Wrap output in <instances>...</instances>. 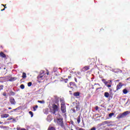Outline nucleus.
<instances>
[{"instance_id":"nucleus-49","label":"nucleus","mask_w":130,"mask_h":130,"mask_svg":"<svg viewBox=\"0 0 130 130\" xmlns=\"http://www.w3.org/2000/svg\"><path fill=\"white\" fill-rule=\"evenodd\" d=\"M7 78L9 79V78H10V76H7Z\"/></svg>"},{"instance_id":"nucleus-20","label":"nucleus","mask_w":130,"mask_h":130,"mask_svg":"<svg viewBox=\"0 0 130 130\" xmlns=\"http://www.w3.org/2000/svg\"><path fill=\"white\" fill-rule=\"evenodd\" d=\"M77 122L78 123H80V122H81V116H79L77 117Z\"/></svg>"},{"instance_id":"nucleus-15","label":"nucleus","mask_w":130,"mask_h":130,"mask_svg":"<svg viewBox=\"0 0 130 130\" xmlns=\"http://www.w3.org/2000/svg\"><path fill=\"white\" fill-rule=\"evenodd\" d=\"M109 84L106 85V87H108V88H110L111 87V84H112V80H109Z\"/></svg>"},{"instance_id":"nucleus-54","label":"nucleus","mask_w":130,"mask_h":130,"mask_svg":"<svg viewBox=\"0 0 130 130\" xmlns=\"http://www.w3.org/2000/svg\"><path fill=\"white\" fill-rule=\"evenodd\" d=\"M14 111H11V112H13Z\"/></svg>"},{"instance_id":"nucleus-37","label":"nucleus","mask_w":130,"mask_h":130,"mask_svg":"<svg viewBox=\"0 0 130 130\" xmlns=\"http://www.w3.org/2000/svg\"><path fill=\"white\" fill-rule=\"evenodd\" d=\"M104 123H105V124H107V123H109V122H108V121H105L104 122Z\"/></svg>"},{"instance_id":"nucleus-50","label":"nucleus","mask_w":130,"mask_h":130,"mask_svg":"<svg viewBox=\"0 0 130 130\" xmlns=\"http://www.w3.org/2000/svg\"><path fill=\"white\" fill-rule=\"evenodd\" d=\"M91 88L92 89H94V86H92Z\"/></svg>"},{"instance_id":"nucleus-24","label":"nucleus","mask_w":130,"mask_h":130,"mask_svg":"<svg viewBox=\"0 0 130 130\" xmlns=\"http://www.w3.org/2000/svg\"><path fill=\"white\" fill-rule=\"evenodd\" d=\"M60 102H61V104H62V103H66L63 99H60Z\"/></svg>"},{"instance_id":"nucleus-22","label":"nucleus","mask_w":130,"mask_h":130,"mask_svg":"<svg viewBox=\"0 0 130 130\" xmlns=\"http://www.w3.org/2000/svg\"><path fill=\"white\" fill-rule=\"evenodd\" d=\"M38 103H41V104H44L45 103V101H38Z\"/></svg>"},{"instance_id":"nucleus-2","label":"nucleus","mask_w":130,"mask_h":130,"mask_svg":"<svg viewBox=\"0 0 130 130\" xmlns=\"http://www.w3.org/2000/svg\"><path fill=\"white\" fill-rule=\"evenodd\" d=\"M128 114V111H125L122 114H119L116 117L117 119H120V118H123L124 116H126Z\"/></svg>"},{"instance_id":"nucleus-17","label":"nucleus","mask_w":130,"mask_h":130,"mask_svg":"<svg viewBox=\"0 0 130 130\" xmlns=\"http://www.w3.org/2000/svg\"><path fill=\"white\" fill-rule=\"evenodd\" d=\"M123 94H127V93H128V91H127V89H126V88H125L123 90Z\"/></svg>"},{"instance_id":"nucleus-41","label":"nucleus","mask_w":130,"mask_h":130,"mask_svg":"<svg viewBox=\"0 0 130 130\" xmlns=\"http://www.w3.org/2000/svg\"><path fill=\"white\" fill-rule=\"evenodd\" d=\"M2 6H3V7H5V9H6L7 7H6V5H5L4 4H2Z\"/></svg>"},{"instance_id":"nucleus-7","label":"nucleus","mask_w":130,"mask_h":130,"mask_svg":"<svg viewBox=\"0 0 130 130\" xmlns=\"http://www.w3.org/2000/svg\"><path fill=\"white\" fill-rule=\"evenodd\" d=\"M89 70H90V66H86L82 69L81 72L85 73V72H87V71H89Z\"/></svg>"},{"instance_id":"nucleus-40","label":"nucleus","mask_w":130,"mask_h":130,"mask_svg":"<svg viewBox=\"0 0 130 130\" xmlns=\"http://www.w3.org/2000/svg\"><path fill=\"white\" fill-rule=\"evenodd\" d=\"M102 82H103V83H104L105 82H106V81L105 80V79H103L102 80Z\"/></svg>"},{"instance_id":"nucleus-21","label":"nucleus","mask_w":130,"mask_h":130,"mask_svg":"<svg viewBox=\"0 0 130 130\" xmlns=\"http://www.w3.org/2000/svg\"><path fill=\"white\" fill-rule=\"evenodd\" d=\"M48 130H56L55 128L52 126H49L48 128Z\"/></svg>"},{"instance_id":"nucleus-34","label":"nucleus","mask_w":130,"mask_h":130,"mask_svg":"<svg viewBox=\"0 0 130 130\" xmlns=\"http://www.w3.org/2000/svg\"><path fill=\"white\" fill-rule=\"evenodd\" d=\"M46 75H47V76H48V75H49V71H48L47 70H46Z\"/></svg>"},{"instance_id":"nucleus-25","label":"nucleus","mask_w":130,"mask_h":130,"mask_svg":"<svg viewBox=\"0 0 130 130\" xmlns=\"http://www.w3.org/2000/svg\"><path fill=\"white\" fill-rule=\"evenodd\" d=\"M114 115V113H111L109 114V117H112Z\"/></svg>"},{"instance_id":"nucleus-27","label":"nucleus","mask_w":130,"mask_h":130,"mask_svg":"<svg viewBox=\"0 0 130 130\" xmlns=\"http://www.w3.org/2000/svg\"><path fill=\"white\" fill-rule=\"evenodd\" d=\"M2 90H4V85H0V91H2Z\"/></svg>"},{"instance_id":"nucleus-43","label":"nucleus","mask_w":130,"mask_h":130,"mask_svg":"<svg viewBox=\"0 0 130 130\" xmlns=\"http://www.w3.org/2000/svg\"><path fill=\"white\" fill-rule=\"evenodd\" d=\"M75 82H76V83H77L78 82V80H77V78H75Z\"/></svg>"},{"instance_id":"nucleus-46","label":"nucleus","mask_w":130,"mask_h":130,"mask_svg":"<svg viewBox=\"0 0 130 130\" xmlns=\"http://www.w3.org/2000/svg\"><path fill=\"white\" fill-rule=\"evenodd\" d=\"M79 130H85V129H83L82 128H80L79 129Z\"/></svg>"},{"instance_id":"nucleus-16","label":"nucleus","mask_w":130,"mask_h":130,"mask_svg":"<svg viewBox=\"0 0 130 130\" xmlns=\"http://www.w3.org/2000/svg\"><path fill=\"white\" fill-rule=\"evenodd\" d=\"M73 95L75 97H78V96H80V93L79 92H74Z\"/></svg>"},{"instance_id":"nucleus-47","label":"nucleus","mask_w":130,"mask_h":130,"mask_svg":"<svg viewBox=\"0 0 130 130\" xmlns=\"http://www.w3.org/2000/svg\"><path fill=\"white\" fill-rule=\"evenodd\" d=\"M8 109L11 110V109H12V108L9 107V108H8Z\"/></svg>"},{"instance_id":"nucleus-52","label":"nucleus","mask_w":130,"mask_h":130,"mask_svg":"<svg viewBox=\"0 0 130 130\" xmlns=\"http://www.w3.org/2000/svg\"><path fill=\"white\" fill-rule=\"evenodd\" d=\"M110 91L111 92V91H112V89H110Z\"/></svg>"},{"instance_id":"nucleus-4","label":"nucleus","mask_w":130,"mask_h":130,"mask_svg":"<svg viewBox=\"0 0 130 130\" xmlns=\"http://www.w3.org/2000/svg\"><path fill=\"white\" fill-rule=\"evenodd\" d=\"M61 111L62 113H66L67 112V106H66V103H62L61 104Z\"/></svg>"},{"instance_id":"nucleus-30","label":"nucleus","mask_w":130,"mask_h":130,"mask_svg":"<svg viewBox=\"0 0 130 130\" xmlns=\"http://www.w3.org/2000/svg\"><path fill=\"white\" fill-rule=\"evenodd\" d=\"M27 86L28 87H31V86H32V82H28L27 83Z\"/></svg>"},{"instance_id":"nucleus-23","label":"nucleus","mask_w":130,"mask_h":130,"mask_svg":"<svg viewBox=\"0 0 130 130\" xmlns=\"http://www.w3.org/2000/svg\"><path fill=\"white\" fill-rule=\"evenodd\" d=\"M32 108L34 109V111H36V109H37V108H38V106L36 105L35 107H33Z\"/></svg>"},{"instance_id":"nucleus-13","label":"nucleus","mask_w":130,"mask_h":130,"mask_svg":"<svg viewBox=\"0 0 130 130\" xmlns=\"http://www.w3.org/2000/svg\"><path fill=\"white\" fill-rule=\"evenodd\" d=\"M17 80V77H11L9 80V82H14V81H16Z\"/></svg>"},{"instance_id":"nucleus-39","label":"nucleus","mask_w":130,"mask_h":130,"mask_svg":"<svg viewBox=\"0 0 130 130\" xmlns=\"http://www.w3.org/2000/svg\"><path fill=\"white\" fill-rule=\"evenodd\" d=\"M90 130H96V127H93Z\"/></svg>"},{"instance_id":"nucleus-26","label":"nucleus","mask_w":130,"mask_h":130,"mask_svg":"<svg viewBox=\"0 0 130 130\" xmlns=\"http://www.w3.org/2000/svg\"><path fill=\"white\" fill-rule=\"evenodd\" d=\"M100 89H102V87H99V88H97L96 89V90H95V93H98V92H99V91H98V90H100Z\"/></svg>"},{"instance_id":"nucleus-11","label":"nucleus","mask_w":130,"mask_h":130,"mask_svg":"<svg viewBox=\"0 0 130 130\" xmlns=\"http://www.w3.org/2000/svg\"><path fill=\"white\" fill-rule=\"evenodd\" d=\"M10 103L13 105H14V104H16V102H15V99H14V98H11L10 99Z\"/></svg>"},{"instance_id":"nucleus-28","label":"nucleus","mask_w":130,"mask_h":130,"mask_svg":"<svg viewBox=\"0 0 130 130\" xmlns=\"http://www.w3.org/2000/svg\"><path fill=\"white\" fill-rule=\"evenodd\" d=\"M20 88H21V89H25V85H24V84H21V85H20Z\"/></svg>"},{"instance_id":"nucleus-5","label":"nucleus","mask_w":130,"mask_h":130,"mask_svg":"<svg viewBox=\"0 0 130 130\" xmlns=\"http://www.w3.org/2000/svg\"><path fill=\"white\" fill-rule=\"evenodd\" d=\"M57 104V105H55V104H53L52 105V108L53 109V114H55V112H56V111H58V106H59V104Z\"/></svg>"},{"instance_id":"nucleus-33","label":"nucleus","mask_w":130,"mask_h":130,"mask_svg":"<svg viewBox=\"0 0 130 130\" xmlns=\"http://www.w3.org/2000/svg\"><path fill=\"white\" fill-rule=\"evenodd\" d=\"M104 83L105 84V86H107L108 84V82H107V81H105V82H104Z\"/></svg>"},{"instance_id":"nucleus-32","label":"nucleus","mask_w":130,"mask_h":130,"mask_svg":"<svg viewBox=\"0 0 130 130\" xmlns=\"http://www.w3.org/2000/svg\"><path fill=\"white\" fill-rule=\"evenodd\" d=\"M12 119H13V120L15 121L16 119H13V117H10L8 119V120H12Z\"/></svg>"},{"instance_id":"nucleus-8","label":"nucleus","mask_w":130,"mask_h":130,"mask_svg":"<svg viewBox=\"0 0 130 130\" xmlns=\"http://www.w3.org/2000/svg\"><path fill=\"white\" fill-rule=\"evenodd\" d=\"M123 86V84H122V83L121 82H119L118 84L116 86V91H118V90H120V89H121Z\"/></svg>"},{"instance_id":"nucleus-12","label":"nucleus","mask_w":130,"mask_h":130,"mask_svg":"<svg viewBox=\"0 0 130 130\" xmlns=\"http://www.w3.org/2000/svg\"><path fill=\"white\" fill-rule=\"evenodd\" d=\"M9 116H10V115L8 114L1 115L2 118H7V117H9Z\"/></svg>"},{"instance_id":"nucleus-10","label":"nucleus","mask_w":130,"mask_h":130,"mask_svg":"<svg viewBox=\"0 0 130 130\" xmlns=\"http://www.w3.org/2000/svg\"><path fill=\"white\" fill-rule=\"evenodd\" d=\"M0 56H1V57H3V58H7V56L6 55V54H5L3 52H0Z\"/></svg>"},{"instance_id":"nucleus-3","label":"nucleus","mask_w":130,"mask_h":130,"mask_svg":"<svg viewBox=\"0 0 130 130\" xmlns=\"http://www.w3.org/2000/svg\"><path fill=\"white\" fill-rule=\"evenodd\" d=\"M44 71H41L40 74L37 77V79L39 81H41L42 80H44Z\"/></svg>"},{"instance_id":"nucleus-45","label":"nucleus","mask_w":130,"mask_h":130,"mask_svg":"<svg viewBox=\"0 0 130 130\" xmlns=\"http://www.w3.org/2000/svg\"><path fill=\"white\" fill-rule=\"evenodd\" d=\"M5 10H6V8H4L3 9H2L1 11H5Z\"/></svg>"},{"instance_id":"nucleus-36","label":"nucleus","mask_w":130,"mask_h":130,"mask_svg":"<svg viewBox=\"0 0 130 130\" xmlns=\"http://www.w3.org/2000/svg\"><path fill=\"white\" fill-rule=\"evenodd\" d=\"M95 109L96 111H97V110H98V109H99V107L98 106H96L95 107Z\"/></svg>"},{"instance_id":"nucleus-56","label":"nucleus","mask_w":130,"mask_h":130,"mask_svg":"<svg viewBox=\"0 0 130 130\" xmlns=\"http://www.w3.org/2000/svg\"><path fill=\"white\" fill-rule=\"evenodd\" d=\"M70 93H71L72 91H70Z\"/></svg>"},{"instance_id":"nucleus-53","label":"nucleus","mask_w":130,"mask_h":130,"mask_svg":"<svg viewBox=\"0 0 130 130\" xmlns=\"http://www.w3.org/2000/svg\"><path fill=\"white\" fill-rule=\"evenodd\" d=\"M4 70H6V68H4Z\"/></svg>"},{"instance_id":"nucleus-29","label":"nucleus","mask_w":130,"mask_h":130,"mask_svg":"<svg viewBox=\"0 0 130 130\" xmlns=\"http://www.w3.org/2000/svg\"><path fill=\"white\" fill-rule=\"evenodd\" d=\"M29 113L30 115H31V117H32L34 115L33 114V112H32V111H29Z\"/></svg>"},{"instance_id":"nucleus-55","label":"nucleus","mask_w":130,"mask_h":130,"mask_svg":"<svg viewBox=\"0 0 130 130\" xmlns=\"http://www.w3.org/2000/svg\"><path fill=\"white\" fill-rule=\"evenodd\" d=\"M70 93H71L72 91H70Z\"/></svg>"},{"instance_id":"nucleus-31","label":"nucleus","mask_w":130,"mask_h":130,"mask_svg":"<svg viewBox=\"0 0 130 130\" xmlns=\"http://www.w3.org/2000/svg\"><path fill=\"white\" fill-rule=\"evenodd\" d=\"M10 94L11 95H12V96H15V94H16V93H15L13 91H10Z\"/></svg>"},{"instance_id":"nucleus-51","label":"nucleus","mask_w":130,"mask_h":130,"mask_svg":"<svg viewBox=\"0 0 130 130\" xmlns=\"http://www.w3.org/2000/svg\"><path fill=\"white\" fill-rule=\"evenodd\" d=\"M96 85H99V86H100V84H96Z\"/></svg>"},{"instance_id":"nucleus-35","label":"nucleus","mask_w":130,"mask_h":130,"mask_svg":"<svg viewBox=\"0 0 130 130\" xmlns=\"http://www.w3.org/2000/svg\"><path fill=\"white\" fill-rule=\"evenodd\" d=\"M3 96H7V92H3Z\"/></svg>"},{"instance_id":"nucleus-9","label":"nucleus","mask_w":130,"mask_h":130,"mask_svg":"<svg viewBox=\"0 0 130 130\" xmlns=\"http://www.w3.org/2000/svg\"><path fill=\"white\" fill-rule=\"evenodd\" d=\"M54 98H55V103H56V104H58V103L59 102V98H58V96L56 95H55Z\"/></svg>"},{"instance_id":"nucleus-6","label":"nucleus","mask_w":130,"mask_h":130,"mask_svg":"<svg viewBox=\"0 0 130 130\" xmlns=\"http://www.w3.org/2000/svg\"><path fill=\"white\" fill-rule=\"evenodd\" d=\"M75 108L76 109H75V108L71 109V111H72V113H76V111H79L80 110V106L76 105Z\"/></svg>"},{"instance_id":"nucleus-1","label":"nucleus","mask_w":130,"mask_h":130,"mask_svg":"<svg viewBox=\"0 0 130 130\" xmlns=\"http://www.w3.org/2000/svg\"><path fill=\"white\" fill-rule=\"evenodd\" d=\"M56 122L58 125L61 126L62 128H64V124L63 123V118H58L56 119Z\"/></svg>"},{"instance_id":"nucleus-42","label":"nucleus","mask_w":130,"mask_h":130,"mask_svg":"<svg viewBox=\"0 0 130 130\" xmlns=\"http://www.w3.org/2000/svg\"><path fill=\"white\" fill-rule=\"evenodd\" d=\"M18 109H19L18 108L15 109H13V111H16V110H18Z\"/></svg>"},{"instance_id":"nucleus-38","label":"nucleus","mask_w":130,"mask_h":130,"mask_svg":"<svg viewBox=\"0 0 130 130\" xmlns=\"http://www.w3.org/2000/svg\"><path fill=\"white\" fill-rule=\"evenodd\" d=\"M68 81H69V79H66L64 80L65 83H68Z\"/></svg>"},{"instance_id":"nucleus-19","label":"nucleus","mask_w":130,"mask_h":130,"mask_svg":"<svg viewBox=\"0 0 130 130\" xmlns=\"http://www.w3.org/2000/svg\"><path fill=\"white\" fill-rule=\"evenodd\" d=\"M22 78H23V79L27 78V75H26L25 73H23Z\"/></svg>"},{"instance_id":"nucleus-14","label":"nucleus","mask_w":130,"mask_h":130,"mask_svg":"<svg viewBox=\"0 0 130 130\" xmlns=\"http://www.w3.org/2000/svg\"><path fill=\"white\" fill-rule=\"evenodd\" d=\"M104 96L106 97V98H109L110 96L109 93L108 92H105Z\"/></svg>"},{"instance_id":"nucleus-44","label":"nucleus","mask_w":130,"mask_h":130,"mask_svg":"<svg viewBox=\"0 0 130 130\" xmlns=\"http://www.w3.org/2000/svg\"><path fill=\"white\" fill-rule=\"evenodd\" d=\"M72 78V75L68 76V79H71Z\"/></svg>"},{"instance_id":"nucleus-48","label":"nucleus","mask_w":130,"mask_h":130,"mask_svg":"<svg viewBox=\"0 0 130 130\" xmlns=\"http://www.w3.org/2000/svg\"><path fill=\"white\" fill-rule=\"evenodd\" d=\"M3 124V122H1V121H0V124Z\"/></svg>"},{"instance_id":"nucleus-18","label":"nucleus","mask_w":130,"mask_h":130,"mask_svg":"<svg viewBox=\"0 0 130 130\" xmlns=\"http://www.w3.org/2000/svg\"><path fill=\"white\" fill-rule=\"evenodd\" d=\"M70 88H73V86H76V84H75L74 82H70Z\"/></svg>"}]
</instances>
